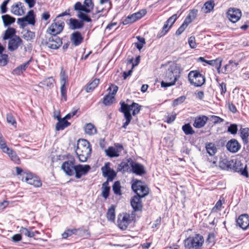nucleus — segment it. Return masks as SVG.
<instances>
[{
    "instance_id": "obj_36",
    "label": "nucleus",
    "mask_w": 249,
    "mask_h": 249,
    "mask_svg": "<svg viewBox=\"0 0 249 249\" xmlns=\"http://www.w3.org/2000/svg\"><path fill=\"white\" fill-rule=\"evenodd\" d=\"M105 152L106 155L110 158L118 157L120 155L118 154V151L112 146H109L107 149L105 150Z\"/></svg>"
},
{
    "instance_id": "obj_18",
    "label": "nucleus",
    "mask_w": 249,
    "mask_h": 249,
    "mask_svg": "<svg viewBox=\"0 0 249 249\" xmlns=\"http://www.w3.org/2000/svg\"><path fill=\"white\" fill-rule=\"evenodd\" d=\"M237 224L242 229L246 230L249 226V216L247 214L240 215L236 219Z\"/></svg>"
},
{
    "instance_id": "obj_23",
    "label": "nucleus",
    "mask_w": 249,
    "mask_h": 249,
    "mask_svg": "<svg viewBox=\"0 0 249 249\" xmlns=\"http://www.w3.org/2000/svg\"><path fill=\"white\" fill-rule=\"evenodd\" d=\"M130 160H132L129 158L126 160V161H122L118 166L117 171H122L123 173L128 172L130 169V166L131 167Z\"/></svg>"
},
{
    "instance_id": "obj_34",
    "label": "nucleus",
    "mask_w": 249,
    "mask_h": 249,
    "mask_svg": "<svg viewBox=\"0 0 249 249\" xmlns=\"http://www.w3.org/2000/svg\"><path fill=\"white\" fill-rule=\"evenodd\" d=\"M16 30L13 28H8L4 33V36L3 37V40L10 39L16 36Z\"/></svg>"
},
{
    "instance_id": "obj_48",
    "label": "nucleus",
    "mask_w": 249,
    "mask_h": 249,
    "mask_svg": "<svg viewBox=\"0 0 249 249\" xmlns=\"http://www.w3.org/2000/svg\"><path fill=\"white\" fill-rule=\"evenodd\" d=\"M112 190L115 194L117 195H121V185L119 181H116L114 183L112 186Z\"/></svg>"
},
{
    "instance_id": "obj_55",
    "label": "nucleus",
    "mask_w": 249,
    "mask_h": 249,
    "mask_svg": "<svg viewBox=\"0 0 249 249\" xmlns=\"http://www.w3.org/2000/svg\"><path fill=\"white\" fill-rule=\"evenodd\" d=\"M146 12H147L145 9H142L137 13H134L133 15L134 16L136 21L141 18L142 17L145 16L146 14Z\"/></svg>"
},
{
    "instance_id": "obj_64",
    "label": "nucleus",
    "mask_w": 249,
    "mask_h": 249,
    "mask_svg": "<svg viewBox=\"0 0 249 249\" xmlns=\"http://www.w3.org/2000/svg\"><path fill=\"white\" fill-rule=\"evenodd\" d=\"M211 118L214 124L220 123L224 121L222 118L214 115L211 116Z\"/></svg>"
},
{
    "instance_id": "obj_57",
    "label": "nucleus",
    "mask_w": 249,
    "mask_h": 249,
    "mask_svg": "<svg viewBox=\"0 0 249 249\" xmlns=\"http://www.w3.org/2000/svg\"><path fill=\"white\" fill-rule=\"evenodd\" d=\"M233 61L231 60L229 61V63L224 66L223 69L222 70L221 72L223 73H227L228 72L232 71V68H231V64H232Z\"/></svg>"
},
{
    "instance_id": "obj_13",
    "label": "nucleus",
    "mask_w": 249,
    "mask_h": 249,
    "mask_svg": "<svg viewBox=\"0 0 249 249\" xmlns=\"http://www.w3.org/2000/svg\"><path fill=\"white\" fill-rule=\"evenodd\" d=\"M91 169L89 165L78 164L75 165L74 172L75 178H80L82 176L86 175Z\"/></svg>"
},
{
    "instance_id": "obj_19",
    "label": "nucleus",
    "mask_w": 249,
    "mask_h": 249,
    "mask_svg": "<svg viewBox=\"0 0 249 249\" xmlns=\"http://www.w3.org/2000/svg\"><path fill=\"white\" fill-rule=\"evenodd\" d=\"M70 40L74 46H78L83 42L84 37L80 32L75 31L71 34Z\"/></svg>"
},
{
    "instance_id": "obj_33",
    "label": "nucleus",
    "mask_w": 249,
    "mask_h": 249,
    "mask_svg": "<svg viewBox=\"0 0 249 249\" xmlns=\"http://www.w3.org/2000/svg\"><path fill=\"white\" fill-rule=\"evenodd\" d=\"M85 132L89 135L95 134L97 132L96 128L91 123L86 124L84 127Z\"/></svg>"
},
{
    "instance_id": "obj_56",
    "label": "nucleus",
    "mask_w": 249,
    "mask_h": 249,
    "mask_svg": "<svg viewBox=\"0 0 249 249\" xmlns=\"http://www.w3.org/2000/svg\"><path fill=\"white\" fill-rule=\"evenodd\" d=\"M8 56L7 54H0V66H4L8 62Z\"/></svg>"
},
{
    "instance_id": "obj_45",
    "label": "nucleus",
    "mask_w": 249,
    "mask_h": 249,
    "mask_svg": "<svg viewBox=\"0 0 249 249\" xmlns=\"http://www.w3.org/2000/svg\"><path fill=\"white\" fill-rule=\"evenodd\" d=\"M21 2H18L11 6V12L15 15L20 16V7Z\"/></svg>"
},
{
    "instance_id": "obj_17",
    "label": "nucleus",
    "mask_w": 249,
    "mask_h": 249,
    "mask_svg": "<svg viewBox=\"0 0 249 249\" xmlns=\"http://www.w3.org/2000/svg\"><path fill=\"white\" fill-rule=\"evenodd\" d=\"M226 148L230 152L235 153L240 150L241 145L236 139H232L227 143Z\"/></svg>"
},
{
    "instance_id": "obj_9",
    "label": "nucleus",
    "mask_w": 249,
    "mask_h": 249,
    "mask_svg": "<svg viewBox=\"0 0 249 249\" xmlns=\"http://www.w3.org/2000/svg\"><path fill=\"white\" fill-rule=\"evenodd\" d=\"M74 162L75 159L73 158H71L70 160L64 161L61 165L62 169L69 176L74 175L75 166Z\"/></svg>"
},
{
    "instance_id": "obj_2",
    "label": "nucleus",
    "mask_w": 249,
    "mask_h": 249,
    "mask_svg": "<svg viewBox=\"0 0 249 249\" xmlns=\"http://www.w3.org/2000/svg\"><path fill=\"white\" fill-rule=\"evenodd\" d=\"M91 152V146L87 140L80 139L77 141L75 153L79 161L86 162L90 156Z\"/></svg>"
},
{
    "instance_id": "obj_51",
    "label": "nucleus",
    "mask_w": 249,
    "mask_h": 249,
    "mask_svg": "<svg viewBox=\"0 0 249 249\" xmlns=\"http://www.w3.org/2000/svg\"><path fill=\"white\" fill-rule=\"evenodd\" d=\"M0 148L4 153L9 150L10 148L7 146L5 141L2 136H0Z\"/></svg>"
},
{
    "instance_id": "obj_3",
    "label": "nucleus",
    "mask_w": 249,
    "mask_h": 249,
    "mask_svg": "<svg viewBox=\"0 0 249 249\" xmlns=\"http://www.w3.org/2000/svg\"><path fill=\"white\" fill-rule=\"evenodd\" d=\"M203 243V237L199 234L189 236L184 241V247L187 249H200Z\"/></svg>"
},
{
    "instance_id": "obj_28",
    "label": "nucleus",
    "mask_w": 249,
    "mask_h": 249,
    "mask_svg": "<svg viewBox=\"0 0 249 249\" xmlns=\"http://www.w3.org/2000/svg\"><path fill=\"white\" fill-rule=\"evenodd\" d=\"M5 153H6L10 158L11 160L16 164H20V159L13 149L9 148V150H7V152H6Z\"/></svg>"
},
{
    "instance_id": "obj_24",
    "label": "nucleus",
    "mask_w": 249,
    "mask_h": 249,
    "mask_svg": "<svg viewBox=\"0 0 249 249\" xmlns=\"http://www.w3.org/2000/svg\"><path fill=\"white\" fill-rule=\"evenodd\" d=\"M229 170L234 172H239V171L243 168V164L241 161L238 160H231Z\"/></svg>"
},
{
    "instance_id": "obj_59",
    "label": "nucleus",
    "mask_w": 249,
    "mask_h": 249,
    "mask_svg": "<svg viewBox=\"0 0 249 249\" xmlns=\"http://www.w3.org/2000/svg\"><path fill=\"white\" fill-rule=\"evenodd\" d=\"M60 90H61V95L62 97V99H63L65 101H66L67 98L66 85H64V84L61 85Z\"/></svg>"
},
{
    "instance_id": "obj_4",
    "label": "nucleus",
    "mask_w": 249,
    "mask_h": 249,
    "mask_svg": "<svg viewBox=\"0 0 249 249\" xmlns=\"http://www.w3.org/2000/svg\"><path fill=\"white\" fill-rule=\"evenodd\" d=\"M131 188L136 195H139L141 197H145L149 193V188L144 182L141 180L133 179Z\"/></svg>"
},
{
    "instance_id": "obj_38",
    "label": "nucleus",
    "mask_w": 249,
    "mask_h": 249,
    "mask_svg": "<svg viewBox=\"0 0 249 249\" xmlns=\"http://www.w3.org/2000/svg\"><path fill=\"white\" fill-rule=\"evenodd\" d=\"M81 231L80 229H68L62 234L63 238L66 239L73 234H77V232Z\"/></svg>"
},
{
    "instance_id": "obj_31",
    "label": "nucleus",
    "mask_w": 249,
    "mask_h": 249,
    "mask_svg": "<svg viewBox=\"0 0 249 249\" xmlns=\"http://www.w3.org/2000/svg\"><path fill=\"white\" fill-rule=\"evenodd\" d=\"M84 12L89 13L93 9L94 3L92 0H85L83 3Z\"/></svg>"
},
{
    "instance_id": "obj_41",
    "label": "nucleus",
    "mask_w": 249,
    "mask_h": 249,
    "mask_svg": "<svg viewBox=\"0 0 249 249\" xmlns=\"http://www.w3.org/2000/svg\"><path fill=\"white\" fill-rule=\"evenodd\" d=\"M182 129L184 133L187 135H193L195 132L189 124H186L182 126Z\"/></svg>"
},
{
    "instance_id": "obj_52",
    "label": "nucleus",
    "mask_w": 249,
    "mask_h": 249,
    "mask_svg": "<svg viewBox=\"0 0 249 249\" xmlns=\"http://www.w3.org/2000/svg\"><path fill=\"white\" fill-rule=\"evenodd\" d=\"M136 21V19H135L134 16L133 14L128 16L125 18L123 19L122 20V23L124 25H126L129 23H133Z\"/></svg>"
},
{
    "instance_id": "obj_37",
    "label": "nucleus",
    "mask_w": 249,
    "mask_h": 249,
    "mask_svg": "<svg viewBox=\"0 0 249 249\" xmlns=\"http://www.w3.org/2000/svg\"><path fill=\"white\" fill-rule=\"evenodd\" d=\"M115 101V97L111 96L109 94L106 95L103 98V104L106 106H110Z\"/></svg>"
},
{
    "instance_id": "obj_63",
    "label": "nucleus",
    "mask_w": 249,
    "mask_h": 249,
    "mask_svg": "<svg viewBox=\"0 0 249 249\" xmlns=\"http://www.w3.org/2000/svg\"><path fill=\"white\" fill-rule=\"evenodd\" d=\"M6 119L7 122L8 123H11L13 125L16 124V122L12 114H7L6 115Z\"/></svg>"
},
{
    "instance_id": "obj_15",
    "label": "nucleus",
    "mask_w": 249,
    "mask_h": 249,
    "mask_svg": "<svg viewBox=\"0 0 249 249\" xmlns=\"http://www.w3.org/2000/svg\"><path fill=\"white\" fill-rule=\"evenodd\" d=\"M143 197L139 195H135L131 199L130 204L134 212L142 211L143 206L141 198Z\"/></svg>"
},
{
    "instance_id": "obj_5",
    "label": "nucleus",
    "mask_w": 249,
    "mask_h": 249,
    "mask_svg": "<svg viewBox=\"0 0 249 249\" xmlns=\"http://www.w3.org/2000/svg\"><path fill=\"white\" fill-rule=\"evenodd\" d=\"M188 79L190 83L195 87H200L205 82V77L197 71H191L188 74Z\"/></svg>"
},
{
    "instance_id": "obj_40",
    "label": "nucleus",
    "mask_w": 249,
    "mask_h": 249,
    "mask_svg": "<svg viewBox=\"0 0 249 249\" xmlns=\"http://www.w3.org/2000/svg\"><path fill=\"white\" fill-rule=\"evenodd\" d=\"M206 148L208 153L210 156H213L217 151L216 147L213 143H209L207 144L206 145Z\"/></svg>"
},
{
    "instance_id": "obj_50",
    "label": "nucleus",
    "mask_w": 249,
    "mask_h": 249,
    "mask_svg": "<svg viewBox=\"0 0 249 249\" xmlns=\"http://www.w3.org/2000/svg\"><path fill=\"white\" fill-rule=\"evenodd\" d=\"M230 160H229L227 159H224L219 162V166L221 168L225 170H229L230 168Z\"/></svg>"
},
{
    "instance_id": "obj_32",
    "label": "nucleus",
    "mask_w": 249,
    "mask_h": 249,
    "mask_svg": "<svg viewBox=\"0 0 249 249\" xmlns=\"http://www.w3.org/2000/svg\"><path fill=\"white\" fill-rule=\"evenodd\" d=\"M2 21L5 26H8L15 22V18L9 15H5L1 17Z\"/></svg>"
},
{
    "instance_id": "obj_42",
    "label": "nucleus",
    "mask_w": 249,
    "mask_h": 249,
    "mask_svg": "<svg viewBox=\"0 0 249 249\" xmlns=\"http://www.w3.org/2000/svg\"><path fill=\"white\" fill-rule=\"evenodd\" d=\"M54 80L52 77H49L45 79L40 84L43 86L46 87L48 88L51 89L53 86Z\"/></svg>"
},
{
    "instance_id": "obj_10",
    "label": "nucleus",
    "mask_w": 249,
    "mask_h": 249,
    "mask_svg": "<svg viewBox=\"0 0 249 249\" xmlns=\"http://www.w3.org/2000/svg\"><path fill=\"white\" fill-rule=\"evenodd\" d=\"M228 18L232 23H235L241 18L242 13L240 9L230 8L227 12Z\"/></svg>"
},
{
    "instance_id": "obj_27",
    "label": "nucleus",
    "mask_w": 249,
    "mask_h": 249,
    "mask_svg": "<svg viewBox=\"0 0 249 249\" xmlns=\"http://www.w3.org/2000/svg\"><path fill=\"white\" fill-rule=\"evenodd\" d=\"M70 125V123L67 120H65V118H62V119L58 121L56 124L55 130L56 131L62 130Z\"/></svg>"
},
{
    "instance_id": "obj_62",
    "label": "nucleus",
    "mask_w": 249,
    "mask_h": 249,
    "mask_svg": "<svg viewBox=\"0 0 249 249\" xmlns=\"http://www.w3.org/2000/svg\"><path fill=\"white\" fill-rule=\"evenodd\" d=\"M10 0H4L0 6L1 12L2 14L6 13L7 11V5L9 2Z\"/></svg>"
},
{
    "instance_id": "obj_25",
    "label": "nucleus",
    "mask_w": 249,
    "mask_h": 249,
    "mask_svg": "<svg viewBox=\"0 0 249 249\" xmlns=\"http://www.w3.org/2000/svg\"><path fill=\"white\" fill-rule=\"evenodd\" d=\"M84 24L82 21L76 18H71L70 19V28L73 30L80 29L84 27Z\"/></svg>"
},
{
    "instance_id": "obj_60",
    "label": "nucleus",
    "mask_w": 249,
    "mask_h": 249,
    "mask_svg": "<svg viewBox=\"0 0 249 249\" xmlns=\"http://www.w3.org/2000/svg\"><path fill=\"white\" fill-rule=\"evenodd\" d=\"M74 9L75 11H78V13L84 12V10L83 5L79 1L75 3L74 5Z\"/></svg>"
},
{
    "instance_id": "obj_39",
    "label": "nucleus",
    "mask_w": 249,
    "mask_h": 249,
    "mask_svg": "<svg viewBox=\"0 0 249 249\" xmlns=\"http://www.w3.org/2000/svg\"><path fill=\"white\" fill-rule=\"evenodd\" d=\"M99 79H94L90 83H89L86 87V91L87 92H91L99 84Z\"/></svg>"
},
{
    "instance_id": "obj_1",
    "label": "nucleus",
    "mask_w": 249,
    "mask_h": 249,
    "mask_svg": "<svg viewBox=\"0 0 249 249\" xmlns=\"http://www.w3.org/2000/svg\"><path fill=\"white\" fill-rule=\"evenodd\" d=\"M120 104L121 107L119 110L120 112L124 113V117L126 119V121L123 124L122 127L126 128L132 120L130 110H132V115L135 116L140 112L142 106L135 102H133L131 105H129L122 101L120 102Z\"/></svg>"
},
{
    "instance_id": "obj_54",
    "label": "nucleus",
    "mask_w": 249,
    "mask_h": 249,
    "mask_svg": "<svg viewBox=\"0 0 249 249\" xmlns=\"http://www.w3.org/2000/svg\"><path fill=\"white\" fill-rule=\"evenodd\" d=\"M103 175L105 177H107L108 180L112 181L114 177L116 176V173L113 170H112L111 171H108Z\"/></svg>"
},
{
    "instance_id": "obj_43",
    "label": "nucleus",
    "mask_w": 249,
    "mask_h": 249,
    "mask_svg": "<svg viewBox=\"0 0 249 249\" xmlns=\"http://www.w3.org/2000/svg\"><path fill=\"white\" fill-rule=\"evenodd\" d=\"M84 12H79L77 14V17L81 19V21H82L83 22L84 21H86L87 22H91L92 20L90 17Z\"/></svg>"
},
{
    "instance_id": "obj_20",
    "label": "nucleus",
    "mask_w": 249,
    "mask_h": 249,
    "mask_svg": "<svg viewBox=\"0 0 249 249\" xmlns=\"http://www.w3.org/2000/svg\"><path fill=\"white\" fill-rule=\"evenodd\" d=\"M180 66L178 65H176L174 70H172V73L174 74V79L172 81V86L176 85V83L177 82V86L179 87L182 84V82L179 80L180 78V73L181 72Z\"/></svg>"
},
{
    "instance_id": "obj_22",
    "label": "nucleus",
    "mask_w": 249,
    "mask_h": 249,
    "mask_svg": "<svg viewBox=\"0 0 249 249\" xmlns=\"http://www.w3.org/2000/svg\"><path fill=\"white\" fill-rule=\"evenodd\" d=\"M208 120V118L204 115L196 117L193 124V126L196 128H201L205 125Z\"/></svg>"
},
{
    "instance_id": "obj_12",
    "label": "nucleus",
    "mask_w": 249,
    "mask_h": 249,
    "mask_svg": "<svg viewBox=\"0 0 249 249\" xmlns=\"http://www.w3.org/2000/svg\"><path fill=\"white\" fill-rule=\"evenodd\" d=\"M65 25L63 21H57L53 22L49 28L51 35L57 36L60 34L63 30Z\"/></svg>"
},
{
    "instance_id": "obj_49",
    "label": "nucleus",
    "mask_w": 249,
    "mask_h": 249,
    "mask_svg": "<svg viewBox=\"0 0 249 249\" xmlns=\"http://www.w3.org/2000/svg\"><path fill=\"white\" fill-rule=\"evenodd\" d=\"M23 37L27 41H31L35 37V33L30 30L27 31L23 35Z\"/></svg>"
},
{
    "instance_id": "obj_61",
    "label": "nucleus",
    "mask_w": 249,
    "mask_h": 249,
    "mask_svg": "<svg viewBox=\"0 0 249 249\" xmlns=\"http://www.w3.org/2000/svg\"><path fill=\"white\" fill-rule=\"evenodd\" d=\"M110 189V187H102V196L105 199L108 197Z\"/></svg>"
},
{
    "instance_id": "obj_6",
    "label": "nucleus",
    "mask_w": 249,
    "mask_h": 249,
    "mask_svg": "<svg viewBox=\"0 0 249 249\" xmlns=\"http://www.w3.org/2000/svg\"><path fill=\"white\" fill-rule=\"evenodd\" d=\"M45 44L50 49L56 50L62 45V41L57 36L51 35L46 40Z\"/></svg>"
},
{
    "instance_id": "obj_7",
    "label": "nucleus",
    "mask_w": 249,
    "mask_h": 249,
    "mask_svg": "<svg viewBox=\"0 0 249 249\" xmlns=\"http://www.w3.org/2000/svg\"><path fill=\"white\" fill-rule=\"evenodd\" d=\"M22 175V181H25L29 184L32 185L36 187L41 186V181L38 177L34 176L31 173H23Z\"/></svg>"
},
{
    "instance_id": "obj_47",
    "label": "nucleus",
    "mask_w": 249,
    "mask_h": 249,
    "mask_svg": "<svg viewBox=\"0 0 249 249\" xmlns=\"http://www.w3.org/2000/svg\"><path fill=\"white\" fill-rule=\"evenodd\" d=\"M214 2L213 0H210L204 3V8L206 10L205 13H210L213 9Z\"/></svg>"
},
{
    "instance_id": "obj_53",
    "label": "nucleus",
    "mask_w": 249,
    "mask_h": 249,
    "mask_svg": "<svg viewBox=\"0 0 249 249\" xmlns=\"http://www.w3.org/2000/svg\"><path fill=\"white\" fill-rule=\"evenodd\" d=\"M118 90V87L115 85L111 84L108 88L107 90L109 91L108 94L111 96H115Z\"/></svg>"
},
{
    "instance_id": "obj_11",
    "label": "nucleus",
    "mask_w": 249,
    "mask_h": 249,
    "mask_svg": "<svg viewBox=\"0 0 249 249\" xmlns=\"http://www.w3.org/2000/svg\"><path fill=\"white\" fill-rule=\"evenodd\" d=\"M23 43L22 39L18 36H15L9 40L8 49L10 52H13L18 49Z\"/></svg>"
},
{
    "instance_id": "obj_44",
    "label": "nucleus",
    "mask_w": 249,
    "mask_h": 249,
    "mask_svg": "<svg viewBox=\"0 0 249 249\" xmlns=\"http://www.w3.org/2000/svg\"><path fill=\"white\" fill-rule=\"evenodd\" d=\"M19 231L21 234H23L30 238L34 237L35 236V232L30 231L27 228L23 227L20 228Z\"/></svg>"
},
{
    "instance_id": "obj_29",
    "label": "nucleus",
    "mask_w": 249,
    "mask_h": 249,
    "mask_svg": "<svg viewBox=\"0 0 249 249\" xmlns=\"http://www.w3.org/2000/svg\"><path fill=\"white\" fill-rule=\"evenodd\" d=\"M23 18L25 19L28 24L32 25H35L36 22L35 15L33 10H30Z\"/></svg>"
},
{
    "instance_id": "obj_46",
    "label": "nucleus",
    "mask_w": 249,
    "mask_h": 249,
    "mask_svg": "<svg viewBox=\"0 0 249 249\" xmlns=\"http://www.w3.org/2000/svg\"><path fill=\"white\" fill-rule=\"evenodd\" d=\"M60 76L61 85H66L68 81V77L66 71L63 70V68H61Z\"/></svg>"
},
{
    "instance_id": "obj_16",
    "label": "nucleus",
    "mask_w": 249,
    "mask_h": 249,
    "mask_svg": "<svg viewBox=\"0 0 249 249\" xmlns=\"http://www.w3.org/2000/svg\"><path fill=\"white\" fill-rule=\"evenodd\" d=\"M198 60L201 62H205L208 65L214 67L216 69L218 73H220V68L222 62V59L221 58L219 57L215 59L207 60L205 59L203 57H200L198 58Z\"/></svg>"
},
{
    "instance_id": "obj_30",
    "label": "nucleus",
    "mask_w": 249,
    "mask_h": 249,
    "mask_svg": "<svg viewBox=\"0 0 249 249\" xmlns=\"http://www.w3.org/2000/svg\"><path fill=\"white\" fill-rule=\"evenodd\" d=\"M240 134L243 141L245 143L248 142V137L249 136V128L248 127L242 128L240 129Z\"/></svg>"
},
{
    "instance_id": "obj_21",
    "label": "nucleus",
    "mask_w": 249,
    "mask_h": 249,
    "mask_svg": "<svg viewBox=\"0 0 249 249\" xmlns=\"http://www.w3.org/2000/svg\"><path fill=\"white\" fill-rule=\"evenodd\" d=\"M32 58L31 57L28 61L16 68L12 71L13 74L16 75H20L21 74L26 71V69L32 62Z\"/></svg>"
},
{
    "instance_id": "obj_35",
    "label": "nucleus",
    "mask_w": 249,
    "mask_h": 249,
    "mask_svg": "<svg viewBox=\"0 0 249 249\" xmlns=\"http://www.w3.org/2000/svg\"><path fill=\"white\" fill-rule=\"evenodd\" d=\"M107 217L108 220L114 222L115 218V207L113 205L108 209L107 213Z\"/></svg>"
},
{
    "instance_id": "obj_8",
    "label": "nucleus",
    "mask_w": 249,
    "mask_h": 249,
    "mask_svg": "<svg viewBox=\"0 0 249 249\" xmlns=\"http://www.w3.org/2000/svg\"><path fill=\"white\" fill-rule=\"evenodd\" d=\"M131 222L130 215L126 213H120L118 216V226L122 230H125Z\"/></svg>"
},
{
    "instance_id": "obj_26",
    "label": "nucleus",
    "mask_w": 249,
    "mask_h": 249,
    "mask_svg": "<svg viewBox=\"0 0 249 249\" xmlns=\"http://www.w3.org/2000/svg\"><path fill=\"white\" fill-rule=\"evenodd\" d=\"M171 21V17L168 18L166 21L164 23L162 30L157 35V37L160 38L165 35L171 27V24H169Z\"/></svg>"
},
{
    "instance_id": "obj_58",
    "label": "nucleus",
    "mask_w": 249,
    "mask_h": 249,
    "mask_svg": "<svg viewBox=\"0 0 249 249\" xmlns=\"http://www.w3.org/2000/svg\"><path fill=\"white\" fill-rule=\"evenodd\" d=\"M237 125L235 124H231L228 128V131L233 135L237 133Z\"/></svg>"
},
{
    "instance_id": "obj_14",
    "label": "nucleus",
    "mask_w": 249,
    "mask_h": 249,
    "mask_svg": "<svg viewBox=\"0 0 249 249\" xmlns=\"http://www.w3.org/2000/svg\"><path fill=\"white\" fill-rule=\"evenodd\" d=\"M131 162V171L136 175L142 176L146 174V172L144 166L133 160H130Z\"/></svg>"
}]
</instances>
